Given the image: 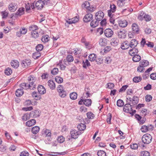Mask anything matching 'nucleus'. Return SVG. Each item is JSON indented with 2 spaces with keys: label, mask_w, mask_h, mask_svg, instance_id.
<instances>
[{
  "label": "nucleus",
  "mask_w": 156,
  "mask_h": 156,
  "mask_svg": "<svg viewBox=\"0 0 156 156\" xmlns=\"http://www.w3.org/2000/svg\"><path fill=\"white\" fill-rule=\"evenodd\" d=\"M110 10L112 11V12H114L115 11L116 9V6L114 4H112L110 5Z\"/></svg>",
  "instance_id": "58"
},
{
  "label": "nucleus",
  "mask_w": 156,
  "mask_h": 156,
  "mask_svg": "<svg viewBox=\"0 0 156 156\" xmlns=\"http://www.w3.org/2000/svg\"><path fill=\"white\" fill-rule=\"evenodd\" d=\"M73 56L70 55H68L67 57V60L69 62H72L73 61Z\"/></svg>",
  "instance_id": "64"
},
{
  "label": "nucleus",
  "mask_w": 156,
  "mask_h": 156,
  "mask_svg": "<svg viewBox=\"0 0 156 156\" xmlns=\"http://www.w3.org/2000/svg\"><path fill=\"white\" fill-rule=\"evenodd\" d=\"M30 60H23L21 62V65L24 68H26L30 64Z\"/></svg>",
  "instance_id": "16"
},
{
  "label": "nucleus",
  "mask_w": 156,
  "mask_h": 156,
  "mask_svg": "<svg viewBox=\"0 0 156 156\" xmlns=\"http://www.w3.org/2000/svg\"><path fill=\"white\" fill-rule=\"evenodd\" d=\"M82 64L83 67L85 69L87 68V67H89L90 66V62L87 59H86L85 62L83 61Z\"/></svg>",
  "instance_id": "30"
},
{
  "label": "nucleus",
  "mask_w": 156,
  "mask_h": 156,
  "mask_svg": "<svg viewBox=\"0 0 156 156\" xmlns=\"http://www.w3.org/2000/svg\"><path fill=\"white\" fill-rule=\"evenodd\" d=\"M138 51L137 49L136 48H133V49L130 50L129 51V54L133 56L137 54L138 52Z\"/></svg>",
  "instance_id": "20"
},
{
  "label": "nucleus",
  "mask_w": 156,
  "mask_h": 156,
  "mask_svg": "<svg viewBox=\"0 0 156 156\" xmlns=\"http://www.w3.org/2000/svg\"><path fill=\"white\" fill-rule=\"evenodd\" d=\"M119 26L122 27H125L127 25V22L126 20H121L119 22Z\"/></svg>",
  "instance_id": "21"
},
{
  "label": "nucleus",
  "mask_w": 156,
  "mask_h": 156,
  "mask_svg": "<svg viewBox=\"0 0 156 156\" xmlns=\"http://www.w3.org/2000/svg\"><path fill=\"white\" fill-rule=\"evenodd\" d=\"M28 80L29 84L23 83L20 84V87L26 90L29 88L34 89L36 86V84L35 83L36 78L30 76L28 77Z\"/></svg>",
  "instance_id": "1"
},
{
  "label": "nucleus",
  "mask_w": 156,
  "mask_h": 156,
  "mask_svg": "<svg viewBox=\"0 0 156 156\" xmlns=\"http://www.w3.org/2000/svg\"><path fill=\"white\" fill-rule=\"evenodd\" d=\"M11 66L14 68H17L19 66V62L17 60H12L11 63Z\"/></svg>",
  "instance_id": "22"
},
{
  "label": "nucleus",
  "mask_w": 156,
  "mask_h": 156,
  "mask_svg": "<svg viewBox=\"0 0 156 156\" xmlns=\"http://www.w3.org/2000/svg\"><path fill=\"white\" fill-rule=\"evenodd\" d=\"M24 9H25L23 7L20 8L16 12L17 15L21 16L24 13Z\"/></svg>",
  "instance_id": "37"
},
{
  "label": "nucleus",
  "mask_w": 156,
  "mask_h": 156,
  "mask_svg": "<svg viewBox=\"0 0 156 156\" xmlns=\"http://www.w3.org/2000/svg\"><path fill=\"white\" fill-rule=\"evenodd\" d=\"M12 73L11 69L9 68H7L5 71V73L7 75H9Z\"/></svg>",
  "instance_id": "44"
},
{
  "label": "nucleus",
  "mask_w": 156,
  "mask_h": 156,
  "mask_svg": "<svg viewBox=\"0 0 156 156\" xmlns=\"http://www.w3.org/2000/svg\"><path fill=\"white\" fill-rule=\"evenodd\" d=\"M141 59V57L139 55H135L133 58V60L134 62H139Z\"/></svg>",
  "instance_id": "34"
},
{
  "label": "nucleus",
  "mask_w": 156,
  "mask_h": 156,
  "mask_svg": "<svg viewBox=\"0 0 156 156\" xmlns=\"http://www.w3.org/2000/svg\"><path fill=\"white\" fill-rule=\"evenodd\" d=\"M124 105V102L121 99L118 100L117 101V105L119 107H122Z\"/></svg>",
  "instance_id": "43"
},
{
  "label": "nucleus",
  "mask_w": 156,
  "mask_h": 156,
  "mask_svg": "<svg viewBox=\"0 0 156 156\" xmlns=\"http://www.w3.org/2000/svg\"><path fill=\"white\" fill-rule=\"evenodd\" d=\"M104 16V13L101 11L97 12L95 15V18L96 20L101 21L102 20Z\"/></svg>",
  "instance_id": "4"
},
{
  "label": "nucleus",
  "mask_w": 156,
  "mask_h": 156,
  "mask_svg": "<svg viewBox=\"0 0 156 156\" xmlns=\"http://www.w3.org/2000/svg\"><path fill=\"white\" fill-rule=\"evenodd\" d=\"M57 141L60 143H62L65 141V138L63 136H60L58 137Z\"/></svg>",
  "instance_id": "57"
},
{
  "label": "nucleus",
  "mask_w": 156,
  "mask_h": 156,
  "mask_svg": "<svg viewBox=\"0 0 156 156\" xmlns=\"http://www.w3.org/2000/svg\"><path fill=\"white\" fill-rule=\"evenodd\" d=\"M89 60L93 62L96 59V55L95 54H90L89 57Z\"/></svg>",
  "instance_id": "31"
},
{
  "label": "nucleus",
  "mask_w": 156,
  "mask_h": 156,
  "mask_svg": "<svg viewBox=\"0 0 156 156\" xmlns=\"http://www.w3.org/2000/svg\"><path fill=\"white\" fill-rule=\"evenodd\" d=\"M105 36L108 37H111L113 34V31L110 29H107L104 31Z\"/></svg>",
  "instance_id": "9"
},
{
  "label": "nucleus",
  "mask_w": 156,
  "mask_h": 156,
  "mask_svg": "<svg viewBox=\"0 0 156 156\" xmlns=\"http://www.w3.org/2000/svg\"><path fill=\"white\" fill-rule=\"evenodd\" d=\"M77 94L76 92H73L70 94V97L72 100H74L76 99Z\"/></svg>",
  "instance_id": "36"
},
{
  "label": "nucleus",
  "mask_w": 156,
  "mask_h": 156,
  "mask_svg": "<svg viewBox=\"0 0 156 156\" xmlns=\"http://www.w3.org/2000/svg\"><path fill=\"white\" fill-rule=\"evenodd\" d=\"M137 44V41L135 39H133L131 40L129 45L130 47L133 48L136 46Z\"/></svg>",
  "instance_id": "23"
},
{
  "label": "nucleus",
  "mask_w": 156,
  "mask_h": 156,
  "mask_svg": "<svg viewBox=\"0 0 156 156\" xmlns=\"http://www.w3.org/2000/svg\"><path fill=\"white\" fill-rule=\"evenodd\" d=\"M37 90L39 93L40 94H44L46 92V90L44 87L42 85H40L37 87Z\"/></svg>",
  "instance_id": "13"
},
{
  "label": "nucleus",
  "mask_w": 156,
  "mask_h": 156,
  "mask_svg": "<svg viewBox=\"0 0 156 156\" xmlns=\"http://www.w3.org/2000/svg\"><path fill=\"white\" fill-rule=\"evenodd\" d=\"M55 80L58 83H61L63 82V78L59 76H56L55 78Z\"/></svg>",
  "instance_id": "51"
},
{
  "label": "nucleus",
  "mask_w": 156,
  "mask_h": 156,
  "mask_svg": "<svg viewBox=\"0 0 156 156\" xmlns=\"http://www.w3.org/2000/svg\"><path fill=\"white\" fill-rule=\"evenodd\" d=\"M48 85L49 87L53 90L55 88V84L53 81L50 80L48 82Z\"/></svg>",
  "instance_id": "29"
},
{
  "label": "nucleus",
  "mask_w": 156,
  "mask_h": 156,
  "mask_svg": "<svg viewBox=\"0 0 156 156\" xmlns=\"http://www.w3.org/2000/svg\"><path fill=\"white\" fill-rule=\"evenodd\" d=\"M41 56V54L38 51H37L33 54L32 56L33 57L34 59H37Z\"/></svg>",
  "instance_id": "45"
},
{
  "label": "nucleus",
  "mask_w": 156,
  "mask_h": 156,
  "mask_svg": "<svg viewBox=\"0 0 156 156\" xmlns=\"http://www.w3.org/2000/svg\"><path fill=\"white\" fill-rule=\"evenodd\" d=\"M140 65L146 67L148 65L149 62L147 60H144V61H141L140 62Z\"/></svg>",
  "instance_id": "46"
},
{
  "label": "nucleus",
  "mask_w": 156,
  "mask_h": 156,
  "mask_svg": "<svg viewBox=\"0 0 156 156\" xmlns=\"http://www.w3.org/2000/svg\"><path fill=\"white\" fill-rule=\"evenodd\" d=\"M123 110L124 112L129 113L132 115L134 114L136 112L135 110L132 109L131 105L128 104H126L124 105L123 108Z\"/></svg>",
  "instance_id": "3"
},
{
  "label": "nucleus",
  "mask_w": 156,
  "mask_h": 156,
  "mask_svg": "<svg viewBox=\"0 0 156 156\" xmlns=\"http://www.w3.org/2000/svg\"><path fill=\"white\" fill-rule=\"evenodd\" d=\"M44 5L45 4L42 0H39L36 2L35 5L37 9H41L43 8Z\"/></svg>",
  "instance_id": "7"
},
{
  "label": "nucleus",
  "mask_w": 156,
  "mask_h": 156,
  "mask_svg": "<svg viewBox=\"0 0 156 156\" xmlns=\"http://www.w3.org/2000/svg\"><path fill=\"white\" fill-rule=\"evenodd\" d=\"M112 119V115L110 113L108 114L107 115V118L106 120L108 123L109 124H111V120Z\"/></svg>",
  "instance_id": "60"
},
{
  "label": "nucleus",
  "mask_w": 156,
  "mask_h": 156,
  "mask_svg": "<svg viewBox=\"0 0 156 156\" xmlns=\"http://www.w3.org/2000/svg\"><path fill=\"white\" fill-rule=\"evenodd\" d=\"M40 130V128L38 126H35L32 129L31 131L34 134H37L38 133Z\"/></svg>",
  "instance_id": "32"
},
{
  "label": "nucleus",
  "mask_w": 156,
  "mask_h": 156,
  "mask_svg": "<svg viewBox=\"0 0 156 156\" xmlns=\"http://www.w3.org/2000/svg\"><path fill=\"white\" fill-rule=\"evenodd\" d=\"M152 140V136L150 134L148 133L144 135L142 138V142L145 144H148L150 143Z\"/></svg>",
  "instance_id": "2"
},
{
  "label": "nucleus",
  "mask_w": 156,
  "mask_h": 156,
  "mask_svg": "<svg viewBox=\"0 0 156 156\" xmlns=\"http://www.w3.org/2000/svg\"><path fill=\"white\" fill-rule=\"evenodd\" d=\"M119 43V40L115 38H113L111 40V44L114 46H115L118 45Z\"/></svg>",
  "instance_id": "18"
},
{
  "label": "nucleus",
  "mask_w": 156,
  "mask_h": 156,
  "mask_svg": "<svg viewBox=\"0 0 156 156\" xmlns=\"http://www.w3.org/2000/svg\"><path fill=\"white\" fill-rule=\"evenodd\" d=\"M152 99V97L150 95H147L145 97V101L147 102H150Z\"/></svg>",
  "instance_id": "56"
},
{
  "label": "nucleus",
  "mask_w": 156,
  "mask_h": 156,
  "mask_svg": "<svg viewBox=\"0 0 156 156\" xmlns=\"http://www.w3.org/2000/svg\"><path fill=\"white\" fill-rule=\"evenodd\" d=\"M58 69L57 68H54L51 71V73L53 75H56L58 74Z\"/></svg>",
  "instance_id": "50"
},
{
  "label": "nucleus",
  "mask_w": 156,
  "mask_h": 156,
  "mask_svg": "<svg viewBox=\"0 0 156 156\" xmlns=\"http://www.w3.org/2000/svg\"><path fill=\"white\" fill-rule=\"evenodd\" d=\"M24 92L22 89H18L16 91V95L17 97H20L23 94Z\"/></svg>",
  "instance_id": "27"
},
{
  "label": "nucleus",
  "mask_w": 156,
  "mask_h": 156,
  "mask_svg": "<svg viewBox=\"0 0 156 156\" xmlns=\"http://www.w3.org/2000/svg\"><path fill=\"white\" fill-rule=\"evenodd\" d=\"M38 29V27L35 25H32L29 27V30L31 32L36 31Z\"/></svg>",
  "instance_id": "40"
},
{
  "label": "nucleus",
  "mask_w": 156,
  "mask_h": 156,
  "mask_svg": "<svg viewBox=\"0 0 156 156\" xmlns=\"http://www.w3.org/2000/svg\"><path fill=\"white\" fill-rule=\"evenodd\" d=\"M90 6V4L88 1H86L83 2L81 6L83 9H87L89 8V7Z\"/></svg>",
  "instance_id": "33"
},
{
  "label": "nucleus",
  "mask_w": 156,
  "mask_h": 156,
  "mask_svg": "<svg viewBox=\"0 0 156 156\" xmlns=\"http://www.w3.org/2000/svg\"><path fill=\"white\" fill-rule=\"evenodd\" d=\"M31 117L35 118L40 115V112L37 110H35L30 113Z\"/></svg>",
  "instance_id": "11"
},
{
  "label": "nucleus",
  "mask_w": 156,
  "mask_h": 156,
  "mask_svg": "<svg viewBox=\"0 0 156 156\" xmlns=\"http://www.w3.org/2000/svg\"><path fill=\"white\" fill-rule=\"evenodd\" d=\"M86 127V125L83 123L79 124L77 126L78 130L81 131H83L85 129Z\"/></svg>",
  "instance_id": "25"
},
{
  "label": "nucleus",
  "mask_w": 156,
  "mask_h": 156,
  "mask_svg": "<svg viewBox=\"0 0 156 156\" xmlns=\"http://www.w3.org/2000/svg\"><path fill=\"white\" fill-rule=\"evenodd\" d=\"M17 6L15 5L12 3L10 4L9 6V10L11 12H14L17 9Z\"/></svg>",
  "instance_id": "28"
},
{
  "label": "nucleus",
  "mask_w": 156,
  "mask_h": 156,
  "mask_svg": "<svg viewBox=\"0 0 156 156\" xmlns=\"http://www.w3.org/2000/svg\"><path fill=\"white\" fill-rule=\"evenodd\" d=\"M142 78L140 76H136L133 79V81L135 83H138L141 80Z\"/></svg>",
  "instance_id": "49"
},
{
  "label": "nucleus",
  "mask_w": 156,
  "mask_h": 156,
  "mask_svg": "<svg viewBox=\"0 0 156 156\" xmlns=\"http://www.w3.org/2000/svg\"><path fill=\"white\" fill-rule=\"evenodd\" d=\"M36 121L34 119H32L28 121L26 123V125L28 126H31L36 123Z\"/></svg>",
  "instance_id": "24"
},
{
  "label": "nucleus",
  "mask_w": 156,
  "mask_h": 156,
  "mask_svg": "<svg viewBox=\"0 0 156 156\" xmlns=\"http://www.w3.org/2000/svg\"><path fill=\"white\" fill-rule=\"evenodd\" d=\"M79 20V17L77 16H75L71 19H69V20L66 21L67 23L69 24L74 23L78 21Z\"/></svg>",
  "instance_id": "12"
},
{
  "label": "nucleus",
  "mask_w": 156,
  "mask_h": 156,
  "mask_svg": "<svg viewBox=\"0 0 156 156\" xmlns=\"http://www.w3.org/2000/svg\"><path fill=\"white\" fill-rule=\"evenodd\" d=\"M98 156H106V153L103 151H100L97 152Z\"/></svg>",
  "instance_id": "54"
},
{
  "label": "nucleus",
  "mask_w": 156,
  "mask_h": 156,
  "mask_svg": "<svg viewBox=\"0 0 156 156\" xmlns=\"http://www.w3.org/2000/svg\"><path fill=\"white\" fill-rule=\"evenodd\" d=\"M99 43L101 46H105L107 44L106 40L105 39L101 38L99 40Z\"/></svg>",
  "instance_id": "35"
},
{
  "label": "nucleus",
  "mask_w": 156,
  "mask_h": 156,
  "mask_svg": "<svg viewBox=\"0 0 156 156\" xmlns=\"http://www.w3.org/2000/svg\"><path fill=\"white\" fill-rule=\"evenodd\" d=\"M31 35L32 37L36 38L39 37V34L38 31H36L31 32Z\"/></svg>",
  "instance_id": "41"
},
{
  "label": "nucleus",
  "mask_w": 156,
  "mask_h": 156,
  "mask_svg": "<svg viewBox=\"0 0 156 156\" xmlns=\"http://www.w3.org/2000/svg\"><path fill=\"white\" fill-rule=\"evenodd\" d=\"M43 48V46L41 44H38L36 47V50L37 51L39 52V51H41Z\"/></svg>",
  "instance_id": "55"
},
{
  "label": "nucleus",
  "mask_w": 156,
  "mask_h": 156,
  "mask_svg": "<svg viewBox=\"0 0 156 156\" xmlns=\"http://www.w3.org/2000/svg\"><path fill=\"white\" fill-rule=\"evenodd\" d=\"M44 134L46 135L47 136H50L51 135V132L50 130L45 129L44 130Z\"/></svg>",
  "instance_id": "52"
},
{
  "label": "nucleus",
  "mask_w": 156,
  "mask_h": 156,
  "mask_svg": "<svg viewBox=\"0 0 156 156\" xmlns=\"http://www.w3.org/2000/svg\"><path fill=\"white\" fill-rule=\"evenodd\" d=\"M139 28L138 25L136 23H133L132 25V30L134 33L139 34Z\"/></svg>",
  "instance_id": "15"
},
{
  "label": "nucleus",
  "mask_w": 156,
  "mask_h": 156,
  "mask_svg": "<svg viewBox=\"0 0 156 156\" xmlns=\"http://www.w3.org/2000/svg\"><path fill=\"white\" fill-rule=\"evenodd\" d=\"M91 103V100L90 99H86L84 100L83 104L87 106H90Z\"/></svg>",
  "instance_id": "38"
},
{
  "label": "nucleus",
  "mask_w": 156,
  "mask_h": 156,
  "mask_svg": "<svg viewBox=\"0 0 156 156\" xmlns=\"http://www.w3.org/2000/svg\"><path fill=\"white\" fill-rule=\"evenodd\" d=\"M128 86L127 85L123 86L119 90V92H124L126 90L128 87Z\"/></svg>",
  "instance_id": "59"
},
{
  "label": "nucleus",
  "mask_w": 156,
  "mask_h": 156,
  "mask_svg": "<svg viewBox=\"0 0 156 156\" xmlns=\"http://www.w3.org/2000/svg\"><path fill=\"white\" fill-rule=\"evenodd\" d=\"M150 155L149 152L147 151H142L140 153L141 156H150Z\"/></svg>",
  "instance_id": "53"
},
{
  "label": "nucleus",
  "mask_w": 156,
  "mask_h": 156,
  "mask_svg": "<svg viewBox=\"0 0 156 156\" xmlns=\"http://www.w3.org/2000/svg\"><path fill=\"white\" fill-rule=\"evenodd\" d=\"M144 19L146 21H148L150 20L151 18L149 15L145 14L143 17V20Z\"/></svg>",
  "instance_id": "61"
},
{
  "label": "nucleus",
  "mask_w": 156,
  "mask_h": 156,
  "mask_svg": "<svg viewBox=\"0 0 156 156\" xmlns=\"http://www.w3.org/2000/svg\"><path fill=\"white\" fill-rule=\"evenodd\" d=\"M87 118L90 119H92L94 117V115L91 112H87Z\"/></svg>",
  "instance_id": "48"
},
{
  "label": "nucleus",
  "mask_w": 156,
  "mask_h": 156,
  "mask_svg": "<svg viewBox=\"0 0 156 156\" xmlns=\"http://www.w3.org/2000/svg\"><path fill=\"white\" fill-rule=\"evenodd\" d=\"M32 96L36 100H39L41 98V96L39 92H33L32 93Z\"/></svg>",
  "instance_id": "14"
},
{
  "label": "nucleus",
  "mask_w": 156,
  "mask_h": 156,
  "mask_svg": "<svg viewBox=\"0 0 156 156\" xmlns=\"http://www.w3.org/2000/svg\"><path fill=\"white\" fill-rule=\"evenodd\" d=\"M129 46L128 42L125 41L121 44V47L122 49L125 50L128 49Z\"/></svg>",
  "instance_id": "17"
},
{
  "label": "nucleus",
  "mask_w": 156,
  "mask_h": 156,
  "mask_svg": "<svg viewBox=\"0 0 156 156\" xmlns=\"http://www.w3.org/2000/svg\"><path fill=\"white\" fill-rule=\"evenodd\" d=\"M93 17V15L90 13L86 14L83 18V20L85 22H88L90 21Z\"/></svg>",
  "instance_id": "10"
},
{
  "label": "nucleus",
  "mask_w": 156,
  "mask_h": 156,
  "mask_svg": "<svg viewBox=\"0 0 156 156\" xmlns=\"http://www.w3.org/2000/svg\"><path fill=\"white\" fill-rule=\"evenodd\" d=\"M130 147L132 149L136 150L138 148V146L135 143L131 144L130 145Z\"/></svg>",
  "instance_id": "63"
},
{
  "label": "nucleus",
  "mask_w": 156,
  "mask_h": 156,
  "mask_svg": "<svg viewBox=\"0 0 156 156\" xmlns=\"http://www.w3.org/2000/svg\"><path fill=\"white\" fill-rule=\"evenodd\" d=\"M70 134L72 138L75 139L77 138L78 136L81 133L76 130H72L70 131Z\"/></svg>",
  "instance_id": "6"
},
{
  "label": "nucleus",
  "mask_w": 156,
  "mask_h": 156,
  "mask_svg": "<svg viewBox=\"0 0 156 156\" xmlns=\"http://www.w3.org/2000/svg\"><path fill=\"white\" fill-rule=\"evenodd\" d=\"M27 32V29L24 28H22L20 29V31L17 32L16 36L18 37H20L22 34H25Z\"/></svg>",
  "instance_id": "8"
},
{
  "label": "nucleus",
  "mask_w": 156,
  "mask_h": 156,
  "mask_svg": "<svg viewBox=\"0 0 156 156\" xmlns=\"http://www.w3.org/2000/svg\"><path fill=\"white\" fill-rule=\"evenodd\" d=\"M99 21L96 20L95 19L93 20L90 23V26L93 28L97 27L99 23Z\"/></svg>",
  "instance_id": "19"
},
{
  "label": "nucleus",
  "mask_w": 156,
  "mask_h": 156,
  "mask_svg": "<svg viewBox=\"0 0 156 156\" xmlns=\"http://www.w3.org/2000/svg\"><path fill=\"white\" fill-rule=\"evenodd\" d=\"M49 37L48 35H45L42 37L41 39V41L43 42H46L49 40Z\"/></svg>",
  "instance_id": "42"
},
{
  "label": "nucleus",
  "mask_w": 156,
  "mask_h": 156,
  "mask_svg": "<svg viewBox=\"0 0 156 156\" xmlns=\"http://www.w3.org/2000/svg\"><path fill=\"white\" fill-rule=\"evenodd\" d=\"M149 129L148 127L146 126H143L141 128V130L143 132H147Z\"/></svg>",
  "instance_id": "47"
},
{
  "label": "nucleus",
  "mask_w": 156,
  "mask_h": 156,
  "mask_svg": "<svg viewBox=\"0 0 156 156\" xmlns=\"http://www.w3.org/2000/svg\"><path fill=\"white\" fill-rule=\"evenodd\" d=\"M30 117H31L30 113H27L24 114L22 117V120L24 121H26L27 120L30 119Z\"/></svg>",
  "instance_id": "26"
},
{
  "label": "nucleus",
  "mask_w": 156,
  "mask_h": 156,
  "mask_svg": "<svg viewBox=\"0 0 156 156\" xmlns=\"http://www.w3.org/2000/svg\"><path fill=\"white\" fill-rule=\"evenodd\" d=\"M57 90L58 93L66 91L64 87L60 85H58L57 87Z\"/></svg>",
  "instance_id": "39"
},
{
  "label": "nucleus",
  "mask_w": 156,
  "mask_h": 156,
  "mask_svg": "<svg viewBox=\"0 0 156 156\" xmlns=\"http://www.w3.org/2000/svg\"><path fill=\"white\" fill-rule=\"evenodd\" d=\"M126 30L124 29H120L117 33L118 37L120 38H124L126 36Z\"/></svg>",
  "instance_id": "5"
},
{
  "label": "nucleus",
  "mask_w": 156,
  "mask_h": 156,
  "mask_svg": "<svg viewBox=\"0 0 156 156\" xmlns=\"http://www.w3.org/2000/svg\"><path fill=\"white\" fill-rule=\"evenodd\" d=\"M140 112L141 113L143 114L144 116H145L147 114H149L147 110L146 109H142Z\"/></svg>",
  "instance_id": "62"
}]
</instances>
